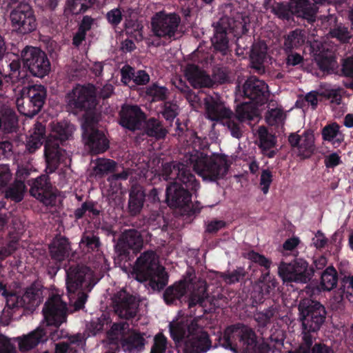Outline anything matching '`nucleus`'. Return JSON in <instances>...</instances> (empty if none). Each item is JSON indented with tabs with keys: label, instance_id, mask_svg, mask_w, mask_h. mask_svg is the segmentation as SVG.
Instances as JSON below:
<instances>
[{
	"label": "nucleus",
	"instance_id": "1",
	"mask_svg": "<svg viewBox=\"0 0 353 353\" xmlns=\"http://www.w3.org/2000/svg\"><path fill=\"white\" fill-rule=\"evenodd\" d=\"M66 106L69 111L77 114L81 111L85 113L83 118V139L92 152H103L108 147L105 135L97 130L98 117L93 112L97 105L96 90L93 85H78L65 97Z\"/></svg>",
	"mask_w": 353,
	"mask_h": 353
},
{
	"label": "nucleus",
	"instance_id": "2",
	"mask_svg": "<svg viewBox=\"0 0 353 353\" xmlns=\"http://www.w3.org/2000/svg\"><path fill=\"white\" fill-rule=\"evenodd\" d=\"M24 68L21 67L20 61L14 54L8 55V60L0 62V73L9 77L12 83H25L27 76L25 68L34 77L43 78L50 71V62L45 52L39 48L26 46L21 52Z\"/></svg>",
	"mask_w": 353,
	"mask_h": 353
},
{
	"label": "nucleus",
	"instance_id": "3",
	"mask_svg": "<svg viewBox=\"0 0 353 353\" xmlns=\"http://www.w3.org/2000/svg\"><path fill=\"white\" fill-rule=\"evenodd\" d=\"M43 314L44 320L39 327L28 334L16 339L20 351H29L39 343L46 341L48 333L53 340L61 336L59 334L58 330L52 332V329L45 328L50 326L58 328L66 320V304L59 294H53L48 299L43 309Z\"/></svg>",
	"mask_w": 353,
	"mask_h": 353
},
{
	"label": "nucleus",
	"instance_id": "4",
	"mask_svg": "<svg viewBox=\"0 0 353 353\" xmlns=\"http://www.w3.org/2000/svg\"><path fill=\"white\" fill-rule=\"evenodd\" d=\"M161 176L164 180L174 181L166 189V201L171 208H183L191 200L189 190L196 191L199 184L194 176L183 163H166L163 165Z\"/></svg>",
	"mask_w": 353,
	"mask_h": 353
},
{
	"label": "nucleus",
	"instance_id": "5",
	"mask_svg": "<svg viewBox=\"0 0 353 353\" xmlns=\"http://www.w3.org/2000/svg\"><path fill=\"white\" fill-rule=\"evenodd\" d=\"M170 332L179 353H203L210 349L208 334L192 317L181 316L172 321Z\"/></svg>",
	"mask_w": 353,
	"mask_h": 353
},
{
	"label": "nucleus",
	"instance_id": "6",
	"mask_svg": "<svg viewBox=\"0 0 353 353\" xmlns=\"http://www.w3.org/2000/svg\"><path fill=\"white\" fill-rule=\"evenodd\" d=\"M128 278L139 282L149 281L153 290H161L167 283L168 276L163 267L159 265L158 257L154 252H145L137 260L134 266L129 272L126 266L121 268Z\"/></svg>",
	"mask_w": 353,
	"mask_h": 353
},
{
	"label": "nucleus",
	"instance_id": "7",
	"mask_svg": "<svg viewBox=\"0 0 353 353\" xmlns=\"http://www.w3.org/2000/svg\"><path fill=\"white\" fill-rule=\"evenodd\" d=\"M51 128L52 132L45 144V156L49 172H54L60 163L67 164L70 161L65 151L59 149V144L69 139L75 130L74 125L67 121L53 123Z\"/></svg>",
	"mask_w": 353,
	"mask_h": 353
},
{
	"label": "nucleus",
	"instance_id": "8",
	"mask_svg": "<svg viewBox=\"0 0 353 353\" xmlns=\"http://www.w3.org/2000/svg\"><path fill=\"white\" fill-rule=\"evenodd\" d=\"M188 160L194 171L205 181H216L223 179L230 167L228 157L218 154L208 156L195 150L190 154Z\"/></svg>",
	"mask_w": 353,
	"mask_h": 353
},
{
	"label": "nucleus",
	"instance_id": "9",
	"mask_svg": "<svg viewBox=\"0 0 353 353\" xmlns=\"http://www.w3.org/2000/svg\"><path fill=\"white\" fill-rule=\"evenodd\" d=\"M188 293H190L189 307L196 304L202 305L207 298L206 283L188 272L183 280L168 288L163 297L167 304H173Z\"/></svg>",
	"mask_w": 353,
	"mask_h": 353
},
{
	"label": "nucleus",
	"instance_id": "10",
	"mask_svg": "<svg viewBox=\"0 0 353 353\" xmlns=\"http://www.w3.org/2000/svg\"><path fill=\"white\" fill-rule=\"evenodd\" d=\"M244 96L250 99L237 106L236 117L241 121H251L257 118L259 113L257 108L268 97V86L254 77L249 78L243 86Z\"/></svg>",
	"mask_w": 353,
	"mask_h": 353
},
{
	"label": "nucleus",
	"instance_id": "11",
	"mask_svg": "<svg viewBox=\"0 0 353 353\" xmlns=\"http://www.w3.org/2000/svg\"><path fill=\"white\" fill-rule=\"evenodd\" d=\"M66 287L70 302L75 310L82 308L87 300L85 290H90L93 285L92 272L87 267L77 266L70 268L66 272Z\"/></svg>",
	"mask_w": 353,
	"mask_h": 353
},
{
	"label": "nucleus",
	"instance_id": "12",
	"mask_svg": "<svg viewBox=\"0 0 353 353\" xmlns=\"http://www.w3.org/2000/svg\"><path fill=\"white\" fill-rule=\"evenodd\" d=\"M257 344L253 330L241 324L228 327L221 339L222 346L234 353H255Z\"/></svg>",
	"mask_w": 353,
	"mask_h": 353
},
{
	"label": "nucleus",
	"instance_id": "13",
	"mask_svg": "<svg viewBox=\"0 0 353 353\" xmlns=\"http://www.w3.org/2000/svg\"><path fill=\"white\" fill-rule=\"evenodd\" d=\"M21 96L16 99L19 112L26 117H32L42 108L46 97V90L41 85L24 87L20 92Z\"/></svg>",
	"mask_w": 353,
	"mask_h": 353
},
{
	"label": "nucleus",
	"instance_id": "14",
	"mask_svg": "<svg viewBox=\"0 0 353 353\" xmlns=\"http://www.w3.org/2000/svg\"><path fill=\"white\" fill-rule=\"evenodd\" d=\"M325 1L335 2L334 0H290L289 5L276 3L273 11L280 18L288 19L290 14H296L312 21L317 10L316 5Z\"/></svg>",
	"mask_w": 353,
	"mask_h": 353
},
{
	"label": "nucleus",
	"instance_id": "15",
	"mask_svg": "<svg viewBox=\"0 0 353 353\" xmlns=\"http://www.w3.org/2000/svg\"><path fill=\"white\" fill-rule=\"evenodd\" d=\"M108 338L111 343L121 341L122 348L128 353L141 352L145 343L143 335L134 331L130 332L126 323H114L108 332Z\"/></svg>",
	"mask_w": 353,
	"mask_h": 353
},
{
	"label": "nucleus",
	"instance_id": "16",
	"mask_svg": "<svg viewBox=\"0 0 353 353\" xmlns=\"http://www.w3.org/2000/svg\"><path fill=\"white\" fill-rule=\"evenodd\" d=\"M180 23L181 17L177 14L160 11L152 17V32L154 36L161 39H176L180 36Z\"/></svg>",
	"mask_w": 353,
	"mask_h": 353
},
{
	"label": "nucleus",
	"instance_id": "17",
	"mask_svg": "<svg viewBox=\"0 0 353 353\" xmlns=\"http://www.w3.org/2000/svg\"><path fill=\"white\" fill-rule=\"evenodd\" d=\"M299 310L303 325V334L310 335L319 330L324 321L325 311L319 302L304 299L299 303Z\"/></svg>",
	"mask_w": 353,
	"mask_h": 353
},
{
	"label": "nucleus",
	"instance_id": "18",
	"mask_svg": "<svg viewBox=\"0 0 353 353\" xmlns=\"http://www.w3.org/2000/svg\"><path fill=\"white\" fill-rule=\"evenodd\" d=\"M278 273L283 282L305 283L310 279L313 270L307 261L299 259L291 263L281 261L278 267Z\"/></svg>",
	"mask_w": 353,
	"mask_h": 353
},
{
	"label": "nucleus",
	"instance_id": "19",
	"mask_svg": "<svg viewBox=\"0 0 353 353\" xmlns=\"http://www.w3.org/2000/svg\"><path fill=\"white\" fill-rule=\"evenodd\" d=\"M205 117L212 121L229 119L227 125L230 130L231 134L236 138L241 137V133L238 125L231 119L232 114L231 110L222 101L211 97H207L205 99Z\"/></svg>",
	"mask_w": 353,
	"mask_h": 353
},
{
	"label": "nucleus",
	"instance_id": "20",
	"mask_svg": "<svg viewBox=\"0 0 353 353\" xmlns=\"http://www.w3.org/2000/svg\"><path fill=\"white\" fill-rule=\"evenodd\" d=\"M13 28L22 34L33 31L36 28V19L31 7L27 3H21L10 15Z\"/></svg>",
	"mask_w": 353,
	"mask_h": 353
},
{
	"label": "nucleus",
	"instance_id": "21",
	"mask_svg": "<svg viewBox=\"0 0 353 353\" xmlns=\"http://www.w3.org/2000/svg\"><path fill=\"white\" fill-rule=\"evenodd\" d=\"M113 307L115 312L123 319H129L135 316L138 304L135 297L121 290L116 293L113 298Z\"/></svg>",
	"mask_w": 353,
	"mask_h": 353
},
{
	"label": "nucleus",
	"instance_id": "22",
	"mask_svg": "<svg viewBox=\"0 0 353 353\" xmlns=\"http://www.w3.org/2000/svg\"><path fill=\"white\" fill-rule=\"evenodd\" d=\"M288 140L290 145L296 148L298 155L303 159L310 157L314 151V135L311 130H305L301 134H291Z\"/></svg>",
	"mask_w": 353,
	"mask_h": 353
},
{
	"label": "nucleus",
	"instance_id": "23",
	"mask_svg": "<svg viewBox=\"0 0 353 353\" xmlns=\"http://www.w3.org/2000/svg\"><path fill=\"white\" fill-rule=\"evenodd\" d=\"M143 245V241L139 233L134 230L125 231L119 238L115 249L120 255L129 253L130 250L133 252L139 251Z\"/></svg>",
	"mask_w": 353,
	"mask_h": 353
},
{
	"label": "nucleus",
	"instance_id": "24",
	"mask_svg": "<svg viewBox=\"0 0 353 353\" xmlns=\"http://www.w3.org/2000/svg\"><path fill=\"white\" fill-rule=\"evenodd\" d=\"M121 124L130 130L139 129L144 121V116L137 105H124L120 112Z\"/></svg>",
	"mask_w": 353,
	"mask_h": 353
},
{
	"label": "nucleus",
	"instance_id": "25",
	"mask_svg": "<svg viewBox=\"0 0 353 353\" xmlns=\"http://www.w3.org/2000/svg\"><path fill=\"white\" fill-rule=\"evenodd\" d=\"M184 72L190 83L195 88L210 87L213 83L210 76L196 65H188Z\"/></svg>",
	"mask_w": 353,
	"mask_h": 353
},
{
	"label": "nucleus",
	"instance_id": "26",
	"mask_svg": "<svg viewBox=\"0 0 353 353\" xmlns=\"http://www.w3.org/2000/svg\"><path fill=\"white\" fill-rule=\"evenodd\" d=\"M145 192L141 186H133L128 201V208L130 213L133 215L137 214L141 210L145 201Z\"/></svg>",
	"mask_w": 353,
	"mask_h": 353
},
{
	"label": "nucleus",
	"instance_id": "27",
	"mask_svg": "<svg viewBox=\"0 0 353 353\" xmlns=\"http://www.w3.org/2000/svg\"><path fill=\"white\" fill-rule=\"evenodd\" d=\"M258 134L260 148L263 153L269 158H272L276 154V151L273 149L276 143L275 137L272 134H269L264 127L259 128Z\"/></svg>",
	"mask_w": 353,
	"mask_h": 353
},
{
	"label": "nucleus",
	"instance_id": "28",
	"mask_svg": "<svg viewBox=\"0 0 353 353\" xmlns=\"http://www.w3.org/2000/svg\"><path fill=\"white\" fill-rule=\"evenodd\" d=\"M322 137L324 141L336 146H339L344 141V135L336 123L325 125L322 130Z\"/></svg>",
	"mask_w": 353,
	"mask_h": 353
},
{
	"label": "nucleus",
	"instance_id": "29",
	"mask_svg": "<svg viewBox=\"0 0 353 353\" xmlns=\"http://www.w3.org/2000/svg\"><path fill=\"white\" fill-rule=\"evenodd\" d=\"M223 21L224 20L222 19L215 27V32L212 38V43L216 50L225 54L228 49V40L226 37V29L222 26Z\"/></svg>",
	"mask_w": 353,
	"mask_h": 353
},
{
	"label": "nucleus",
	"instance_id": "30",
	"mask_svg": "<svg viewBox=\"0 0 353 353\" xmlns=\"http://www.w3.org/2000/svg\"><path fill=\"white\" fill-rule=\"evenodd\" d=\"M85 341L79 336H73L68 343H59L55 345V353H80L83 350Z\"/></svg>",
	"mask_w": 353,
	"mask_h": 353
},
{
	"label": "nucleus",
	"instance_id": "31",
	"mask_svg": "<svg viewBox=\"0 0 353 353\" xmlns=\"http://www.w3.org/2000/svg\"><path fill=\"white\" fill-rule=\"evenodd\" d=\"M96 0H68L65 7V14H79L90 8Z\"/></svg>",
	"mask_w": 353,
	"mask_h": 353
},
{
	"label": "nucleus",
	"instance_id": "32",
	"mask_svg": "<svg viewBox=\"0 0 353 353\" xmlns=\"http://www.w3.org/2000/svg\"><path fill=\"white\" fill-rule=\"evenodd\" d=\"M44 132L45 128L42 124L39 123L35 124L26 144L27 149L30 152H34L41 145Z\"/></svg>",
	"mask_w": 353,
	"mask_h": 353
},
{
	"label": "nucleus",
	"instance_id": "33",
	"mask_svg": "<svg viewBox=\"0 0 353 353\" xmlns=\"http://www.w3.org/2000/svg\"><path fill=\"white\" fill-rule=\"evenodd\" d=\"M314 59L322 70L333 69L336 65V61L331 51L318 50L314 52Z\"/></svg>",
	"mask_w": 353,
	"mask_h": 353
},
{
	"label": "nucleus",
	"instance_id": "34",
	"mask_svg": "<svg viewBox=\"0 0 353 353\" xmlns=\"http://www.w3.org/2000/svg\"><path fill=\"white\" fill-rule=\"evenodd\" d=\"M69 245L68 241L63 238H58L53 241L50 246V251L52 258L61 261L68 254Z\"/></svg>",
	"mask_w": 353,
	"mask_h": 353
},
{
	"label": "nucleus",
	"instance_id": "35",
	"mask_svg": "<svg viewBox=\"0 0 353 353\" xmlns=\"http://www.w3.org/2000/svg\"><path fill=\"white\" fill-rule=\"evenodd\" d=\"M23 307L32 309L37 307L41 302V292L34 288H28L22 296Z\"/></svg>",
	"mask_w": 353,
	"mask_h": 353
},
{
	"label": "nucleus",
	"instance_id": "36",
	"mask_svg": "<svg viewBox=\"0 0 353 353\" xmlns=\"http://www.w3.org/2000/svg\"><path fill=\"white\" fill-rule=\"evenodd\" d=\"M305 42V37L301 30H296L290 33L286 37L284 43L285 51H290L297 48Z\"/></svg>",
	"mask_w": 353,
	"mask_h": 353
},
{
	"label": "nucleus",
	"instance_id": "37",
	"mask_svg": "<svg viewBox=\"0 0 353 353\" xmlns=\"http://www.w3.org/2000/svg\"><path fill=\"white\" fill-rule=\"evenodd\" d=\"M337 283L336 272L332 267L327 268L321 275V288L324 290H331Z\"/></svg>",
	"mask_w": 353,
	"mask_h": 353
},
{
	"label": "nucleus",
	"instance_id": "38",
	"mask_svg": "<svg viewBox=\"0 0 353 353\" xmlns=\"http://www.w3.org/2000/svg\"><path fill=\"white\" fill-rule=\"evenodd\" d=\"M26 186L23 181H15L13 185H12L8 189H6L5 196L6 198H10L17 202L22 200L23 194L25 192Z\"/></svg>",
	"mask_w": 353,
	"mask_h": 353
},
{
	"label": "nucleus",
	"instance_id": "39",
	"mask_svg": "<svg viewBox=\"0 0 353 353\" xmlns=\"http://www.w3.org/2000/svg\"><path fill=\"white\" fill-rule=\"evenodd\" d=\"M48 177L41 176L31 183L30 194L35 198H41V194L48 190Z\"/></svg>",
	"mask_w": 353,
	"mask_h": 353
},
{
	"label": "nucleus",
	"instance_id": "40",
	"mask_svg": "<svg viewBox=\"0 0 353 353\" xmlns=\"http://www.w3.org/2000/svg\"><path fill=\"white\" fill-rule=\"evenodd\" d=\"M99 239L93 234H84L79 243L80 248L84 252H91L99 247Z\"/></svg>",
	"mask_w": 353,
	"mask_h": 353
},
{
	"label": "nucleus",
	"instance_id": "41",
	"mask_svg": "<svg viewBox=\"0 0 353 353\" xmlns=\"http://www.w3.org/2000/svg\"><path fill=\"white\" fill-rule=\"evenodd\" d=\"M170 350L167 339L162 334H158L154 338V344L150 353H170Z\"/></svg>",
	"mask_w": 353,
	"mask_h": 353
},
{
	"label": "nucleus",
	"instance_id": "42",
	"mask_svg": "<svg viewBox=\"0 0 353 353\" xmlns=\"http://www.w3.org/2000/svg\"><path fill=\"white\" fill-rule=\"evenodd\" d=\"M6 298V306L3 310V316H11L12 314L10 309H13L18 307H23V302L22 297L20 298L16 294H10L5 296Z\"/></svg>",
	"mask_w": 353,
	"mask_h": 353
},
{
	"label": "nucleus",
	"instance_id": "43",
	"mask_svg": "<svg viewBox=\"0 0 353 353\" xmlns=\"http://www.w3.org/2000/svg\"><path fill=\"white\" fill-rule=\"evenodd\" d=\"M146 132L148 135L157 138L163 137L166 134V131L155 119H151L148 121L146 123Z\"/></svg>",
	"mask_w": 353,
	"mask_h": 353
},
{
	"label": "nucleus",
	"instance_id": "44",
	"mask_svg": "<svg viewBox=\"0 0 353 353\" xmlns=\"http://www.w3.org/2000/svg\"><path fill=\"white\" fill-rule=\"evenodd\" d=\"M265 118L270 125L282 124L285 119V114L280 108H276L269 110Z\"/></svg>",
	"mask_w": 353,
	"mask_h": 353
},
{
	"label": "nucleus",
	"instance_id": "45",
	"mask_svg": "<svg viewBox=\"0 0 353 353\" xmlns=\"http://www.w3.org/2000/svg\"><path fill=\"white\" fill-rule=\"evenodd\" d=\"M147 94L151 97L153 101L164 100L167 97L168 90L163 86L153 84L148 88Z\"/></svg>",
	"mask_w": 353,
	"mask_h": 353
},
{
	"label": "nucleus",
	"instance_id": "46",
	"mask_svg": "<svg viewBox=\"0 0 353 353\" xmlns=\"http://www.w3.org/2000/svg\"><path fill=\"white\" fill-rule=\"evenodd\" d=\"M267 53V46L263 41L254 43L251 51V57L258 62H263Z\"/></svg>",
	"mask_w": 353,
	"mask_h": 353
},
{
	"label": "nucleus",
	"instance_id": "47",
	"mask_svg": "<svg viewBox=\"0 0 353 353\" xmlns=\"http://www.w3.org/2000/svg\"><path fill=\"white\" fill-rule=\"evenodd\" d=\"M17 123V118L14 111L10 108L6 109L3 114V125L5 128L8 131H11Z\"/></svg>",
	"mask_w": 353,
	"mask_h": 353
},
{
	"label": "nucleus",
	"instance_id": "48",
	"mask_svg": "<svg viewBox=\"0 0 353 353\" xmlns=\"http://www.w3.org/2000/svg\"><path fill=\"white\" fill-rule=\"evenodd\" d=\"M114 161L110 159H99L97 162L94 170L96 174H103L106 172L112 170L115 168Z\"/></svg>",
	"mask_w": 353,
	"mask_h": 353
},
{
	"label": "nucleus",
	"instance_id": "49",
	"mask_svg": "<svg viewBox=\"0 0 353 353\" xmlns=\"http://www.w3.org/2000/svg\"><path fill=\"white\" fill-rule=\"evenodd\" d=\"M12 178L10 170L7 165H0V191L3 192Z\"/></svg>",
	"mask_w": 353,
	"mask_h": 353
},
{
	"label": "nucleus",
	"instance_id": "50",
	"mask_svg": "<svg viewBox=\"0 0 353 353\" xmlns=\"http://www.w3.org/2000/svg\"><path fill=\"white\" fill-rule=\"evenodd\" d=\"M272 181V172L268 170H263L260 176V187L263 192L266 194Z\"/></svg>",
	"mask_w": 353,
	"mask_h": 353
},
{
	"label": "nucleus",
	"instance_id": "51",
	"mask_svg": "<svg viewBox=\"0 0 353 353\" xmlns=\"http://www.w3.org/2000/svg\"><path fill=\"white\" fill-rule=\"evenodd\" d=\"M332 37L336 38L342 42H346L350 39V34L347 28L342 26H339L330 32Z\"/></svg>",
	"mask_w": 353,
	"mask_h": 353
},
{
	"label": "nucleus",
	"instance_id": "52",
	"mask_svg": "<svg viewBox=\"0 0 353 353\" xmlns=\"http://www.w3.org/2000/svg\"><path fill=\"white\" fill-rule=\"evenodd\" d=\"M178 106L174 103H166L162 114L166 120L172 121L177 115Z\"/></svg>",
	"mask_w": 353,
	"mask_h": 353
},
{
	"label": "nucleus",
	"instance_id": "53",
	"mask_svg": "<svg viewBox=\"0 0 353 353\" xmlns=\"http://www.w3.org/2000/svg\"><path fill=\"white\" fill-rule=\"evenodd\" d=\"M247 257L255 262L258 263L262 266H264L266 268H269L271 265V261L265 258L264 256L261 255L254 251L250 252L248 253Z\"/></svg>",
	"mask_w": 353,
	"mask_h": 353
},
{
	"label": "nucleus",
	"instance_id": "54",
	"mask_svg": "<svg viewBox=\"0 0 353 353\" xmlns=\"http://www.w3.org/2000/svg\"><path fill=\"white\" fill-rule=\"evenodd\" d=\"M303 343L298 349L290 351L288 353H310V347L313 341L310 335L305 334L303 336Z\"/></svg>",
	"mask_w": 353,
	"mask_h": 353
},
{
	"label": "nucleus",
	"instance_id": "55",
	"mask_svg": "<svg viewBox=\"0 0 353 353\" xmlns=\"http://www.w3.org/2000/svg\"><path fill=\"white\" fill-rule=\"evenodd\" d=\"M342 90L339 88H330L326 90V95L330 99L331 103L340 104L341 102Z\"/></svg>",
	"mask_w": 353,
	"mask_h": 353
},
{
	"label": "nucleus",
	"instance_id": "56",
	"mask_svg": "<svg viewBox=\"0 0 353 353\" xmlns=\"http://www.w3.org/2000/svg\"><path fill=\"white\" fill-rule=\"evenodd\" d=\"M106 17L110 23L116 26L121 21L122 12L119 8H114L107 13Z\"/></svg>",
	"mask_w": 353,
	"mask_h": 353
},
{
	"label": "nucleus",
	"instance_id": "57",
	"mask_svg": "<svg viewBox=\"0 0 353 353\" xmlns=\"http://www.w3.org/2000/svg\"><path fill=\"white\" fill-rule=\"evenodd\" d=\"M243 276L242 269L235 270L228 274L222 275L223 281L228 284H232L239 281Z\"/></svg>",
	"mask_w": 353,
	"mask_h": 353
},
{
	"label": "nucleus",
	"instance_id": "58",
	"mask_svg": "<svg viewBox=\"0 0 353 353\" xmlns=\"http://www.w3.org/2000/svg\"><path fill=\"white\" fill-rule=\"evenodd\" d=\"M121 81L125 85H128L134 79V70L129 65H125L123 67L121 71Z\"/></svg>",
	"mask_w": 353,
	"mask_h": 353
},
{
	"label": "nucleus",
	"instance_id": "59",
	"mask_svg": "<svg viewBox=\"0 0 353 353\" xmlns=\"http://www.w3.org/2000/svg\"><path fill=\"white\" fill-rule=\"evenodd\" d=\"M342 163L341 157L336 152L332 153L325 157V163L327 168H334Z\"/></svg>",
	"mask_w": 353,
	"mask_h": 353
},
{
	"label": "nucleus",
	"instance_id": "60",
	"mask_svg": "<svg viewBox=\"0 0 353 353\" xmlns=\"http://www.w3.org/2000/svg\"><path fill=\"white\" fill-rule=\"evenodd\" d=\"M150 80L149 75L143 70H139L134 73L133 81L138 85L147 83Z\"/></svg>",
	"mask_w": 353,
	"mask_h": 353
},
{
	"label": "nucleus",
	"instance_id": "61",
	"mask_svg": "<svg viewBox=\"0 0 353 353\" xmlns=\"http://www.w3.org/2000/svg\"><path fill=\"white\" fill-rule=\"evenodd\" d=\"M41 197L36 199L41 201L46 205H53L56 202V196L49 190L43 192Z\"/></svg>",
	"mask_w": 353,
	"mask_h": 353
},
{
	"label": "nucleus",
	"instance_id": "62",
	"mask_svg": "<svg viewBox=\"0 0 353 353\" xmlns=\"http://www.w3.org/2000/svg\"><path fill=\"white\" fill-rule=\"evenodd\" d=\"M225 225V223L220 220H214L209 222L206 225V231L210 233L216 232Z\"/></svg>",
	"mask_w": 353,
	"mask_h": 353
},
{
	"label": "nucleus",
	"instance_id": "63",
	"mask_svg": "<svg viewBox=\"0 0 353 353\" xmlns=\"http://www.w3.org/2000/svg\"><path fill=\"white\" fill-rule=\"evenodd\" d=\"M327 239L320 231H318L312 239V243L316 248H322L327 243Z\"/></svg>",
	"mask_w": 353,
	"mask_h": 353
},
{
	"label": "nucleus",
	"instance_id": "64",
	"mask_svg": "<svg viewBox=\"0 0 353 353\" xmlns=\"http://www.w3.org/2000/svg\"><path fill=\"white\" fill-rule=\"evenodd\" d=\"M342 70L345 76L353 77V57L344 61Z\"/></svg>",
	"mask_w": 353,
	"mask_h": 353
}]
</instances>
